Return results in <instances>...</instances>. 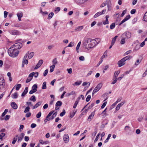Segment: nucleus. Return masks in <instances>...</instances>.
<instances>
[{
	"mask_svg": "<svg viewBox=\"0 0 147 147\" xmlns=\"http://www.w3.org/2000/svg\"><path fill=\"white\" fill-rule=\"evenodd\" d=\"M107 102H104L103 104L102 105L101 107V108L102 109H103L105 107L106 105L107 104Z\"/></svg>",
	"mask_w": 147,
	"mask_h": 147,
	"instance_id": "57",
	"label": "nucleus"
},
{
	"mask_svg": "<svg viewBox=\"0 0 147 147\" xmlns=\"http://www.w3.org/2000/svg\"><path fill=\"white\" fill-rule=\"evenodd\" d=\"M108 94V93H105L103 95V97H106V98H105V100H104V101H105L108 99V97H107Z\"/></svg>",
	"mask_w": 147,
	"mask_h": 147,
	"instance_id": "42",
	"label": "nucleus"
},
{
	"mask_svg": "<svg viewBox=\"0 0 147 147\" xmlns=\"http://www.w3.org/2000/svg\"><path fill=\"white\" fill-rule=\"evenodd\" d=\"M57 112H56L55 113H54L53 114V115H52V117H51V119H53L54 118V117H56L57 115Z\"/></svg>",
	"mask_w": 147,
	"mask_h": 147,
	"instance_id": "38",
	"label": "nucleus"
},
{
	"mask_svg": "<svg viewBox=\"0 0 147 147\" xmlns=\"http://www.w3.org/2000/svg\"><path fill=\"white\" fill-rule=\"evenodd\" d=\"M22 63L27 65L28 64V61L27 59L23 60Z\"/></svg>",
	"mask_w": 147,
	"mask_h": 147,
	"instance_id": "61",
	"label": "nucleus"
},
{
	"mask_svg": "<svg viewBox=\"0 0 147 147\" xmlns=\"http://www.w3.org/2000/svg\"><path fill=\"white\" fill-rule=\"evenodd\" d=\"M125 102V101H123V102H122L121 103L118 104V105L119 107H121L122 106Z\"/></svg>",
	"mask_w": 147,
	"mask_h": 147,
	"instance_id": "60",
	"label": "nucleus"
},
{
	"mask_svg": "<svg viewBox=\"0 0 147 147\" xmlns=\"http://www.w3.org/2000/svg\"><path fill=\"white\" fill-rule=\"evenodd\" d=\"M30 108L29 106L26 107L24 111V113H26L30 111Z\"/></svg>",
	"mask_w": 147,
	"mask_h": 147,
	"instance_id": "35",
	"label": "nucleus"
},
{
	"mask_svg": "<svg viewBox=\"0 0 147 147\" xmlns=\"http://www.w3.org/2000/svg\"><path fill=\"white\" fill-rule=\"evenodd\" d=\"M109 16L108 15H107L106 17V20L105 21L103 22V24L104 25H106L108 24L109 23V22L108 21V18H109Z\"/></svg>",
	"mask_w": 147,
	"mask_h": 147,
	"instance_id": "17",
	"label": "nucleus"
},
{
	"mask_svg": "<svg viewBox=\"0 0 147 147\" xmlns=\"http://www.w3.org/2000/svg\"><path fill=\"white\" fill-rule=\"evenodd\" d=\"M126 10H124L122 12V13L121 15V17H122L126 13Z\"/></svg>",
	"mask_w": 147,
	"mask_h": 147,
	"instance_id": "59",
	"label": "nucleus"
},
{
	"mask_svg": "<svg viewBox=\"0 0 147 147\" xmlns=\"http://www.w3.org/2000/svg\"><path fill=\"white\" fill-rule=\"evenodd\" d=\"M74 43L73 42H71L69 44L68 46H67V47H72L73 46H74Z\"/></svg>",
	"mask_w": 147,
	"mask_h": 147,
	"instance_id": "39",
	"label": "nucleus"
},
{
	"mask_svg": "<svg viewBox=\"0 0 147 147\" xmlns=\"http://www.w3.org/2000/svg\"><path fill=\"white\" fill-rule=\"evenodd\" d=\"M10 33L13 35H18L20 34V32L19 31L16 30H13L10 31Z\"/></svg>",
	"mask_w": 147,
	"mask_h": 147,
	"instance_id": "8",
	"label": "nucleus"
},
{
	"mask_svg": "<svg viewBox=\"0 0 147 147\" xmlns=\"http://www.w3.org/2000/svg\"><path fill=\"white\" fill-rule=\"evenodd\" d=\"M62 102L61 101H58L56 103L55 105L57 107L60 106L62 105Z\"/></svg>",
	"mask_w": 147,
	"mask_h": 147,
	"instance_id": "27",
	"label": "nucleus"
},
{
	"mask_svg": "<svg viewBox=\"0 0 147 147\" xmlns=\"http://www.w3.org/2000/svg\"><path fill=\"white\" fill-rule=\"evenodd\" d=\"M52 62L53 63L54 65L56 64L57 63V61L56 58H55L53 60Z\"/></svg>",
	"mask_w": 147,
	"mask_h": 147,
	"instance_id": "51",
	"label": "nucleus"
},
{
	"mask_svg": "<svg viewBox=\"0 0 147 147\" xmlns=\"http://www.w3.org/2000/svg\"><path fill=\"white\" fill-rule=\"evenodd\" d=\"M88 0H76V3L78 5H81L83 4Z\"/></svg>",
	"mask_w": 147,
	"mask_h": 147,
	"instance_id": "10",
	"label": "nucleus"
},
{
	"mask_svg": "<svg viewBox=\"0 0 147 147\" xmlns=\"http://www.w3.org/2000/svg\"><path fill=\"white\" fill-rule=\"evenodd\" d=\"M54 15V13L53 12H51L49 14L48 16V17L49 18H51L53 15Z\"/></svg>",
	"mask_w": 147,
	"mask_h": 147,
	"instance_id": "58",
	"label": "nucleus"
},
{
	"mask_svg": "<svg viewBox=\"0 0 147 147\" xmlns=\"http://www.w3.org/2000/svg\"><path fill=\"white\" fill-rule=\"evenodd\" d=\"M30 100L32 101L33 102H35L36 100V97L35 96H32L30 98Z\"/></svg>",
	"mask_w": 147,
	"mask_h": 147,
	"instance_id": "26",
	"label": "nucleus"
},
{
	"mask_svg": "<svg viewBox=\"0 0 147 147\" xmlns=\"http://www.w3.org/2000/svg\"><path fill=\"white\" fill-rule=\"evenodd\" d=\"M81 42L80 41L79 42L78 44L77 45L76 47V51H77V52L78 53H79V51L78 50L79 49V48H80V45H81Z\"/></svg>",
	"mask_w": 147,
	"mask_h": 147,
	"instance_id": "29",
	"label": "nucleus"
},
{
	"mask_svg": "<svg viewBox=\"0 0 147 147\" xmlns=\"http://www.w3.org/2000/svg\"><path fill=\"white\" fill-rule=\"evenodd\" d=\"M5 136V133H2L0 134V139L1 140L2 139L3 137Z\"/></svg>",
	"mask_w": 147,
	"mask_h": 147,
	"instance_id": "54",
	"label": "nucleus"
},
{
	"mask_svg": "<svg viewBox=\"0 0 147 147\" xmlns=\"http://www.w3.org/2000/svg\"><path fill=\"white\" fill-rule=\"evenodd\" d=\"M24 133H22L20 136L18 137V142L22 140L24 138Z\"/></svg>",
	"mask_w": 147,
	"mask_h": 147,
	"instance_id": "14",
	"label": "nucleus"
},
{
	"mask_svg": "<svg viewBox=\"0 0 147 147\" xmlns=\"http://www.w3.org/2000/svg\"><path fill=\"white\" fill-rule=\"evenodd\" d=\"M11 105L13 108L14 109H16L18 108V106L14 102H11Z\"/></svg>",
	"mask_w": 147,
	"mask_h": 147,
	"instance_id": "15",
	"label": "nucleus"
},
{
	"mask_svg": "<svg viewBox=\"0 0 147 147\" xmlns=\"http://www.w3.org/2000/svg\"><path fill=\"white\" fill-rule=\"evenodd\" d=\"M91 98V96L88 95V96L87 97L86 99V102H88L90 100Z\"/></svg>",
	"mask_w": 147,
	"mask_h": 147,
	"instance_id": "52",
	"label": "nucleus"
},
{
	"mask_svg": "<svg viewBox=\"0 0 147 147\" xmlns=\"http://www.w3.org/2000/svg\"><path fill=\"white\" fill-rule=\"evenodd\" d=\"M46 88V82H44L42 84V89H45Z\"/></svg>",
	"mask_w": 147,
	"mask_h": 147,
	"instance_id": "32",
	"label": "nucleus"
},
{
	"mask_svg": "<svg viewBox=\"0 0 147 147\" xmlns=\"http://www.w3.org/2000/svg\"><path fill=\"white\" fill-rule=\"evenodd\" d=\"M78 103V101L77 100L75 101V103L74 105V106H73V107L75 109V108H76Z\"/></svg>",
	"mask_w": 147,
	"mask_h": 147,
	"instance_id": "50",
	"label": "nucleus"
},
{
	"mask_svg": "<svg viewBox=\"0 0 147 147\" xmlns=\"http://www.w3.org/2000/svg\"><path fill=\"white\" fill-rule=\"evenodd\" d=\"M11 96L13 98H16L18 97V94L17 92L14 93L13 94H12Z\"/></svg>",
	"mask_w": 147,
	"mask_h": 147,
	"instance_id": "21",
	"label": "nucleus"
},
{
	"mask_svg": "<svg viewBox=\"0 0 147 147\" xmlns=\"http://www.w3.org/2000/svg\"><path fill=\"white\" fill-rule=\"evenodd\" d=\"M107 4V1H105L104 3H102L100 6V7H105L106 4Z\"/></svg>",
	"mask_w": 147,
	"mask_h": 147,
	"instance_id": "34",
	"label": "nucleus"
},
{
	"mask_svg": "<svg viewBox=\"0 0 147 147\" xmlns=\"http://www.w3.org/2000/svg\"><path fill=\"white\" fill-rule=\"evenodd\" d=\"M100 135V133H99L98 134V135L96 136V138L94 140V142L95 143L98 140V137H99Z\"/></svg>",
	"mask_w": 147,
	"mask_h": 147,
	"instance_id": "44",
	"label": "nucleus"
},
{
	"mask_svg": "<svg viewBox=\"0 0 147 147\" xmlns=\"http://www.w3.org/2000/svg\"><path fill=\"white\" fill-rule=\"evenodd\" d=\"M48 70L47 69L45 70L43 73V76H47L48 73Z\"/></svg>",
	"mask_w": 147,
	"mask_h": 147,
	"instance_id": "46",
	"label": "nucleus"
},
{
	"mask_svg": "<svg viewBox=\"0 0 147 147\" xmlns=\"http://www.w3.org/2000/svg\"><path fill=\"white\" fill-rule=\"evenodd\" d=\"M34 55V53L33 52L30 53L29 55L28 58L30 59L32 58Z\"/></svg>",
	"mask_w": 147,
	"mask_h": 147,
	"instance_id": "25",
	"label": "nucleus"
},
{
	"mask_svg": "<svg viewBox=\"0 0 147 147\" xmlns=\"http://www.w3.org/2000/svg\"><path fill=\"white\" fill-rule=\"evenodd\" d=\"M43 61L42 60H40L39 61L38 63L37 64L35 67L34 68V69H36L38 68L41 66L42 64L43 63Z\"/></svg>",
	"mask_w": 147,
	"mask_h": 147,
	"instance_id": "7",
	"label": "nucleus"
},
{
	"mask_svg": "<svg viewBox=\"0 0 147 147\" xmlns=\"http://www.w3.org/2000/svg\"><path fill=\"white\" fill-rule=\"evenodd\" d=\"M8 111V109H6L5 110L4 112L2 114V116L3 117L5 115H6L7 112Z\"/></svg>",
	"mask_w": 147,
	"mask_h": 147,
	"instance_id": "41",
	"label": "nucleus"
},
{
	"mask_svg": "<svg viewBox=\"0 0 147 147\" xmlns=\"http://www.w3.org/2000/svg\"><path fill=\"white\" fill-rule=\"evenodd\" d=\"M54 112V111H51L47 115V117H49L50 116H51Z\"/></svg>",
	"mask_w": 147,
	"mask_h": 147,
	"instance_id": "53",
	"label": "nucleus"
},
{
	"mask_svg": "<svg viewBox=\"0 0 147 147\" xmlns=\"http://www.w3.org/2000/svg\"><path fill=\"white\" fill-rule=\"evenodd\" d=\"M76 111H75V112H74L72 113H70V118H72L74 116L76 113Z\"/></svg>",
	"mask_w": 147,
	"mask_h": 147,
	"instance_id": "45",
	"label": "nucleus"
},
{
	"mask_svg": "<svg viewBox=\"0 0 147 147\" xmlns=\"http://www.w3.org/2000/svg\"><path fill=\"white\" fill-rule=\"evenodd\" d=\"M111 134H109L108 136V137H107V139L105 140V142L106 143L108 141V140H109V139L110 137L111 136Z\"/></svg>",
	"mask_w": 147,
	"mask_h": 147,
	"instance_id": "36",
	"label": "nucleus"
},
{
	"mask_svg": "<svg viewBox=\"0 0 147 147\" xmlns=\"http://www.w3.org/2000/svg\"><path fill=\"white\" fill-rule=\"evenodd\" d=\"M143 20L144 21L147 22V11L145 13L143 16Z\"/></svg>",
	"mask_w": 147,
	"mask_h": 147,
	"instance_id": "22",
	"label": "nucleus"
},
{
	"mask_svg": "<svg viewBox=\"0 0 147 147\" xmlns=\"http://www.w3.org/2000/svg\"><path fill=\"white\" fill-rule=\"evenodd\" d=\"M79 59L80 61H83L84 60V57L83 56H80L79 57Z\"/></svg>",
	"mask_w": 147,
	"mask_h": 147,
	"instance_id": "63",
	"label": "nucleus"
},
{
	"mask_svg": "<svg viewBox=\"0 0 147 147\" xmlns=\"http://www.w3.org/2000/svg\"><path fill=\"white\" fill-rule=\"evenodd\" d=\"M18 135H16L15 137H14L13 138V140L12 142V144H15V143L16 142L17 140V138H18Z\"/></svg>",
	"mask_w": 147,
	"mask_h": 147,
	"instance_id": "20",
	"label": "nucleus"
},
{
	"mask_svg": "<svg viewBox=\"0 0 147 147\" xmlns=\"http://www.w3.org/2000/svg\"><path fill=\"white\" fill-rule=\"evenodd\" d=\"M91 48L94 47L96 45L98 44V42L94 40H91Z\"/></svg>",
	"mask_w": 147,
	"mask_h": 147,
	"instance_id": "11",
	"label": "nucleus"
},
{
	"mask_svg": "<svg viewBox=\"0 0 147 147\" xmlns=\"http://www.w3.org/2000/svg\"><path fill=\"white\" fill-rule=\"evenodd\" d=\"M63 140L65 141V143L68 142L69 140V136L67 134H65L64 135L63 138Z\"/></svg>",
	"mask_w": 147,
	"mask_h": 147,
	"instance_id": "12",
	"label": "nucleus"
},
{
	"mask_svg": "<svg viewBox=\"0 0 147 147\" xmlns=\"http://www.w3.org/2000/svg\"><path fill=\"white\" fill-rule=\"evenodd\" d=\"M41 101H39L33 107V109H35L40 105L42 104Z\"/></svg>",
	"mask_w": 147,
	"mask_h": 147,
	"instance_id": "18",
	"label": "nucleus"
},
{
	"mask_svg": "<svg viewBox=\"0 0 147 147\" xmlns=\"http://www.w3.org/2000/svg\"><path fill=\"white\" fill-rule=\"evenodd\" d=\"M132 57L131 56H130L128 55L127 56L123 58V59H124V60H125V61L127 60L130 59Z\"/></svg>",
	"mask_w": 147,
	"mask_h": 147,
	"instance_id": "31",
	"label": "nucleus"
},
{
	"mask_svg": "<svg viewBox=\"0 0 147 147\" xmlns=\"http://www.w3.org/2000/svg\"><path fill=\"white\" fill-rule=\"evenodd\" d=\"M83 45L87 49H89L91 48V39L89 38L85 40Z\"/></svg>",
	"mask_w": 147,
	"mask_h": 147,
	"instance_id": "2",
	"label": "nucleus"
},
{
	"mask_svg": "<svg viewBox=\"0 0 147 147\" xmlns=\"http://www.w3.org/2000/svg\"><path fill=\"white\" fill-rule=\"evenodd\" d=\"M28 87H26L24 91L22 93L21 96L22 97H23L26 95L27 93L28 92Z\"/></svg>",
	"mask_w": 147,
	"mask_h": 147,
	"instance_id": "16",
	"label": "nucleus"
},
{
	"mask_svg": "<svg viewBox=\"0 0 147 147\" xmlns=\"http://www.w3.org/2000/svg\"><path fill=\"white\" fill-rule=\"evenodd\" d=\"M55 67V66L54 65H53L50 67V71L51 72H52L53 71Z\"/></svg>",
	"mask_w": 147,
	"mask_h": 147,
	"instance_id": "28",
	"label": "nucleus"
},
{
	"mask_svg": "<svg viewBox=\"0 0 147 147\" xmlns=\"http://www.w3.org/2000/svg\"><path fill=\"white\" fill-rule=\"evenodd\" d=\"M102 84L100 83L98 84L97 86L93 90L92 93V95H93L95 93L99 91L101 88L102 86Z\"/></svg>",
	"mask_w": 147,
	"mask_h": 147,
	"instance_id": "3",
	"label": "nucleus"
},
{
	"mask_svg": "<svg viewBox=\"0 0 147 147\" xmlns=\"http://www.w3.org/2000/svg\"><path fill=\"white\" fill-rule=\"evenodd\" d=\"M31 113L30 112L27 113L26 115L25 116L26 117H30L31 115Z\"/></svg>",
	"mask_w": 147,
	"mask_h": 147,
	"instance_id": "55",
	"label": "nucleus"
},
{
	"mask_svg": "<svg viewBox=\"0 0 147 147\" xmlns=\"http://www.w3.org/2000/svg\"><path fill=\"white\" fill-rule=\"evenodd\" d=\"M35 75V72H32L30 73L26 81V83L30 82L32 79L33 76Z\"/></svg>",
	"mask_w": 147,
	"mask_h": 147,
	"instance_id": "5",
	"label": "nucleus"
},
{
	"mask_svg": "<svg viewBox=\"0 0 147 147\" xmlns=\"http://www.w3.org/2000/svg\"><path fill=\"white\" fill-rule=\"evenodd\" d=\"M125 36L127 38H129L131 37V33L130 32H127L124 33L122 35V38H124Z\"/></svg>",
	"mask_w": 147,
	"mask_h": 147,
	"instance_id": "6",
	"label": "nucleus"
},
{
	"mask_svg": "<svg viewBox=\"0 0 147 147\" xmlns=\"http://www.w3.org/2000/svg\"><path fill=\"white\" fill-rule=\"evenodd\" d=\"M125 61L123 58L121 60L119 61L118 62V64L119 67H121L125 64Z\"/></svg>",
	"mask_w": 147,
	"mask_h": 147,
	"instance_id": "9",
	"label": "nucleus"
},
{
	"mask_svg": "<svg viewBox=\"0 0 147 147\" xmlns=\"http://www.w3.org/2000/svg\"><path fill=\"white\" fill-rule=\"evenodd\" d=\"M120 41V43L122 45L124 44L125 43V38H123Z\"/></svg>",
	"mask_w": 147,
	"mask_h": 147,
	"instance_id": "43",
	"label": "nucleus"
},
{
	"mask_svg": "<svg viewBox=\"0 0 147 147\" xmlns=\"http://www.w3.org/2000/svg\"><path fill=\"white\" fill-rule=\"evenodd\" d=\"M22 46V44L21 43H17L14 44L11 47L14 48L15 47L14 49H20Z\"/></svg>",
	"mask_w": 147,
	"mask_h": 147,
	"instance_id": "4",
	"label": "nucleus"
},
{
	"mask_svg": "<svg viewBox=\"0 0 147 147\" xmlns=\"http://www.w3.org/2000/svg\"><path fill=\"white\" fill-rule=\"evenodd\" d=\"M8 53L10 57H15L18 55L19 51L17 49H14L11 47L8 50Z\"/></svg>",
	"mask_w": 147,
	"mask_h": 147,
	"instance_id": "1",
	"label": "nucleus"
},
{
	"mask_svg": "<svg viewBox=\"0 0 147 147\" xmlns=\"http://www.w3.org/2000/svg\"><path fill=\"white\" fill-rule=\"evenodd\" d=\"M120 73V71H116L114 73V76L115 78H117L118 75Z\"/></svg>",
	"mask_w": 147,
	"mask_h": 147,
	"instance_id": "23",
	"label": "nucleus"
},
{
	"mask_svg": "<svg viewBox=\"0 0 147 147\" xmlns=\"http://www.w3.org/2000/svg\"><path fill=\"white\" fill-rule=\"evenodd\" d=\"M65 113V109L63 110L62 112L60 113V115L61 117L63 116Z\"/></svg>",
	"mask_w": 147,
	"mask_h": 147,
	"instance_id": "40",
	"label": "nucleus"
},
{
	"mask_svg": "<svg viewBox=\"0 0 147 147\" xmlns=\"http://www.w3.org/2000/svg\"><path fill=\"white\" fill-rule=\"evenodd\" d=\"M17 16L19 21L21 20V18L23 16V14L22 12L18 13H17Z\"/></svg>",
	"mask_w": 147,
	"mask_h": 147,
	"instance_id": "19",
	"label": "nucleus"
},
{
	"mask_svg": "<svg viewBox=\"0 0 147 147\" xmlns=\"http://www.w3.org/2000/svg\"><path fill=\"white\" fill-rule=\"evenodd\" d=\"M141 60H140L139 59H138L136 62L135 63V65H138L141 62Z\"/></svg>",
	"mask_w": 147,
	"mask_h": 147,
	"instance_id": "49",
	"label": "nucleus"
},
{
	"mask_svg": "<svg viewBox=\"0 0 147 147\" xmlns=\"http://www.w3.org/2000/svg\"><path fill=\"white\" fill-rule=\"evenodd\" d=\"M136 12V10L135 9H132V10L131 11V14H134Z\"/></svg>",
	"mask_w": 147,
	"mask_h": 147,
	"instance_id": "62",
	"label": "nucleus"
},
{
	"mask_svg": "<svg viewBox=\"0 0 147 147\" xmlns=\"http://www.w3.org/2000/svg\"><path fill=\"white\" fill-rule=\"evenodd\" d=\"M21 85L20 84H18L16 85V90H19V89L21 87Z\"/></svg>",
	"mask_w": 147,
	"mask_h": 147,
	"instance_id": "33",
	"label": "nucleus"
},
{
	"mask_svg": "<svg viewBox=\"0 0 147 147\" xmlns=\"http://www.w3.org/2000/svg\"><path fill=\"white\" fill-rule=\"evenodd\" d=\"M94 115V112H92L91 114L88 117L87 119L89 121H90L91 119H93Z\"/></svg>",
	"mask_w": 147,
	"mask_h": 147,
	"instance_id": "13",
	"label": "nucleus"
},
{
	"mask_svg": "<svg viewBox=\"0 0 147 147\" xmlns=\"http://www.w3.org/2000/svg\"><path fill=\"white\" fill-rule=\"evenodd\" d=\"M81 83V81H77L75 82L74 84L76 86H78L80 85Z\"/></svg>",
	"mask_w": 147,
	"mask_h": 147,
	"instance_id": "47",
	"label": "nucleus"
},
{
	"mask_svg": "<svg viewBox=\"0 0 147 147\" xmlns=\"http://www.w3.org/2000/svg\"><path fill=\"white\" fill-rule=\"evenodd\" d=\"M115 23H113L110 25V28L111 29H112L115 28Z\"/></svg>",
	"mask_w": 147,
	"mask_h": 147,
	"instance_id": "37",
	"label": "nucleus"
},
{
	"mask_svg": "<svg viewBox=\"0 0 147 147\" xmlns=\"http://www.w3.org/2000/svg\"><path fill=\"white\" fill-rule=\"evenodd\" d=\"M130 18V15H128L124 19L126 21L129 20Z\"/></svg>",
	"mask_w": 147,
	"mask_h": 147,
	"instance_id": "56",
	"label": "nucleus"
},
{
	"mask_svg": "<svg viewBox=\"0 0 147 147\" xmlns=\"http://www.w3.org/2000/svg\"><path fill=\"white\" fill-rule=\"evenodd\" d=\"M41 113L40 112H39L36 115V117L37 118H39L41 116Z\"/></svg>",
	"mask_w": 147,
	"mask_h": 147,
	"instance_id": "48",
	"label": "nucleus"
},
{
	"mask_svg": "<svg viewBox=\"0 0 147 147\" xmlns=\"http://www.w3.org/2000/svg\"><path fill=\"white\" fill-rule=\"evenodd\" d=\"M83 26H78L75 29V30L76 31H80L83 29Z\"/></svg>",
	"mask_w": 147,
	"mask_h": 147,
	"instance_id": "24",
	"label": "nucleus"
},
{
	"mask_svg": "<svg viewBox=\"0 0 147 147\" xmlns=\"http://www.w3.org/2000/svg\"><path fill=\"white\" fill-rule=\"evenodd\" d=\"M37 85L36 84H35L32 86V89H33L34 91L36 92L37 90Z\"/></svg>",
	"mask_w": 147,
	"mask_h": 147,
	"instance_id": "30",
	"label": "nucleus"
},
{
	"mask_svg": "<svg viewBox=\"0 0 147 147\" xmlns=\"http://www.w3.org/2000/svg\"><path fill=\"white\" fill-rule=\"evenodd\" d=\"M8 13V12L6 11H4V17L5 18H6L7 17V14Z\"/></svg>",
	"mask_w": 147,
	"mask_h": 147,
	"instance_id": "64",
	"label": "nucleus"
}]
</instances>
